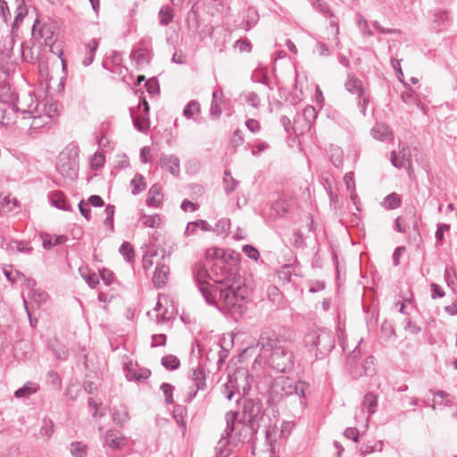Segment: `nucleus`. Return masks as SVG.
<instances>
[{
    "mask_svg": "<svg viewBox=\"0 0 457 457\" xmlns=\"http://www.w3.org/2000/svg\"><path fill=\"white\" fill-rule=\"evenodd\" d=\"M208 264L199 262L193 271L195 282L206 303L237 320L246 311L247 288L228 277L215 276Z\"/></svg>",
    "mask_w": 457,
    "mask_h": 457,
    "instance_id": "f257e3e1",
    "label": "nucleus"
},
{
    "mask_svg": "<svg viewBox=\"0 0 457 457\" xmlns=\"http://www.w3.org/2000/svg\"><path fill=\"white\" fill-rule=\"evenodd\" d=\"M239 412L237 411H228L225 415L226 428L225 433L231 441L237 443H250L253 442L255 436L260 428L259 423L253 422H243L239 420L238 425H236V421L238 418Z\"/></svg>",
    "mask_w": 457,
    "mask_h": 457,
    "instance_id": "f03ea898",
    "label": "nucleus"
},
{
    "mask_svg": "<svg viewBox=\"0 0 457 457\" xmlns=\"http://www.w3.org/2000/svg\"><path fill=\"white\" fill-rule=\"evenodd\" d=\"M310 385L303 380L295 381L288 377L276 378L271 384L269 394L273 402H279L284 397L296 395L300 399V404L305 405L303 399L306 397V391Z\"/></svg>",
    "mask_w": 457,
    "mask_h": 457,
    "instance_id": "7ed1b4c3",
    "label": "nucleus"
},
{
    "mask_svg": "<svg viewBox=\"0 0 457 457\" xmlns=\"http://www.w3.org/2000/svg\"><path fill=\"white\" fill-rule=\"evenodd\" d=\"M303 343L315 360H322L334 349L336 339L333 332L316 328L304 336Z\"/></svg>",
    "mask_w": 457,
    "mask_h": 457,
    "instance_id": "20e7f679",
    "label": "nucleus"
},
{
    "mask_svg": "<svg viewBox=\"0 0 457 457\" xmlns=\"http://www.w3.org/2000/svg\"><path fill=\"white\" fill-rule=\"evenodd\" d=\"M242 403V417L240 420L243 422L259 423L260 426L263 423L265 427V438L270 444L271 443V434L275 429L270 424L268 426L265 423V413L262 407V403L259 399L252 398H240Z\"/></svg>",
    "mask_w": 457,
    "mask_h": 457,
    "instance_id": "39448f33",
    "label": "nucleus"
},
{
    "mask_svg": "<svg viewBox=\"0 0 457 457\" xmlns=\"http://www.w3.org/2000/svg\"><path fill=\"white\" fill-rule=\"evenodd\" d=\"M231 255H227L226 252L222 248L212 247L206 251V260L208 266L212 269V273L217 276L228 277L231 281L235 280V273L232 270Z\"/></svg>",
    "mask_w": 457,
    "mask_h": 457,
    "instance_id": "423d86ee",
    "label": "nucleus"
},
{
    "mask_svg": "<svg viewBox=\"0 0 457 457\" xmlns=\"http://www.w3.org/2000/svg\"><path fill=\"white\" fill-rule=\"evenodd\" d=\"M197 4V1L193 4L185 21L188 33L193 37L197 36L200 41H204L212 36L213 27L200 15Z\"/></svg>",
    "mask_w": 457,
    "mask_h": 457,
    "instance_id": "0eeeda50",
    "label": "nucleus"
},
{
    "mask_svg": "<svg viewBox=\"0 0 457 457\" xmlns=\"http://www.w3.org/2000/svg\"><path fill=\"white\" fill-rule=\"evenodd\" d=\"M79 154L77 145H69L65 151L61 153L56 163V170L66 179L74 180L78 178Z\"/></svg>",
    "mask_w": 457,
    "mask_h": 457,
    "instance_id": "6e6552de",
    "label": "nucleus"
},
{
    "mask_svg": "<svg viewBox=\"0 0 457 457\" xmlns=\"http://www.w3.org/2000/svg\"><path fill=\"white\" fill-rule=\"evenodd\" d=\"M21 122L23 126L29 127V133L39 132L41 129L48 125L49 116L43 115L40 111V103H32L28 106L27 109H22L20 112Z\"/></svg>",
    "mask_w": 457,
    "mask_h": 457,
    "instance_id": "1a4fd4ad",
    "label": "nucleus"
},
{
    "mask_svg": "<svg viewBox=\"0 0 457 457\" xmlns=\"http://www.w3.org/2000/svg\"><path fill=\"white\" fill-rule=\"evenodd\" d=\"M268 361L270 367L277 372H291L295 368V356L290 344L271 353Z\"/></svg>",
    "mask_w": 457,
    "mask_h": 457,
    "instance_id": "9d476101",
    "label": "nucleus"
},
{
    "mask_svg": "<svg viewBox=\"0 0 457 457\" xmlns=\"http://www.w3.org/2000/svg\"><path fill=\"white\" fill-rule=\"evenodd\" d=\"M288 344H290V339L284 333L267 328L261 332L257 347H260L262 352L270 354L278 348L284 347Z\"/></svg>",
    "mask_w": 457,
    "mask_h": 457,
    "instance_id": "9b49d317",
    "label": "nucleus"
},
{
    "mask_svg": "<svg viewBox=\"0 0 457 457\" xmlns=\"http://www.w3.org/2000/svg\"><path fill=\"white\" fill-rule=\"evenodd\" d=\"M19 96L9 83L0 85V103H4L10 108L12 113H20L22 109L17 105Z\"/></svg>",
    "mask_w": 457,
    "mask_h": 457,
    "instance_id": "f8f14e48",
    "label": "nucleus"
},
{
    "mask_svg": "<svg viewBox=\"0 0 457 457\" xmlns=\"http://www.w3.org/2000/svg\"><path fill=\"white\" fill-rule=\"evenodd\" d=\"M36 23H37V21L34 23V25L32 27V33H33V35H36ZM37 36L39 37L44 38L45 45L50 46V51L53 54H57L61 58L62 68L65 69L66 62L62 58V55L63 54V51L62 49H58V50L54 49V34H53V32L50 31L46 27L44 26V27L40 28L37 31Z\"/></svg>",
    "mask_w": 457,
    "mask_h": 457,
    "instance_id": "ddd939ff",
    "label": "nucleus"
},
{
    "mask_svg": "<svg viewBox=\"0 0 457 457\" xmlns=\"http://www.w3.org/2000/svg\"><path fill=\"white\" fill-rule=\"evenodd\" d=\"M160 165L162 170L178 178L180 174V160L174 154H162Z\"/></svg>",
    "mask_w": 457,
    "mask_h": 457,
    "instance_id": "4468645a",
    "label": "nucleus"
},
{
    "mask_svg": "<svg viewBox=\"0 0 457 457\" xmlns=\"http://www.w3.org/2000/svg\"><path fill=\"white\" fill-rule=\"evenodd\" d=\"M345 87L349 93L356 95L357 97L364 96V93L366 92L362 81L353 73H349L347 75V79L345 82Z\"/></svg>",
    "mask_w": 457,
    "mask_h": 457,
    "instance_id": "2eb2a0df",
    "label": "nucleus"
},
{
    "mask_svg": "<svg viewBox=\"0 0 457 457\" xmlns=\"http://www.w3.org/2000/svg\"><path fill=\"white\" fill-rule=\"evenodd\" d=\"M170 267L164 263H158L153 276V283L156 288L164 287L168 282Z\"/></svg>",
    "mask_w": 457,
    "mask_h": 457,
    "instance_id": "dca6fc26",
    "label": "nucleus"
},
{
    "mask_svg": "<svg viewBox=\"0 0 457 457\" xmlns=\"http://www.w3.org/2000/svg\"><path fill=\"white\" fill-rule=\"evenodd\" d=\"M317 111L312 105H307L303 108L302 114H297V120L295 119V123L299 122L300 117L302 116L304 120L303 128L301 130L303 133L305 129L310 130L312 123L317 119Z\"/></svg>",
    "mask_w": 457,
    "mask_h": 457,
    "instance_id": "f3484780",
    "label": "nucleus"
},
{
    "mask_svg": "<svg viewBox=\"0 0 457 457\" xmlns=\"http://www.w3.org/2000/svg\"><path fill=\"white\" fill-rule=\"evenodd\" d=\"M129 112L134 128L139 132L147 131L150 127L149 113L140 112L138 115H135L132 108H129Z\"/></svg>",
    "mask_w": 457,
    "mask_h": 457,
    "instance_id": "a211bd4d",
    "label": "nucleus"
},
{
    "mask_svg": "<svg viewBox=\"0 0 457 457\" xmlns=\"http://www.w3.org/2000/svg\"><path fill=\"white\" fill-rule=\"evenodd\" d=\"M125 437L121 436L120 432L113 429H109L105 433L104 442L105 445L112 449H120L125 445Z\"/></svg>",
    "mask_w": 457,
    "mask_h": 457,
    "instance_id": "6ab92c4d",
    "label": "nucleus"
},
{
    "mask_svg": "<svg viewBox=\"0 0 457 457\" xmlns=\"http://www.w3.org/2000/svg\"><path fill=\"white\" fill-rule=\"evenodd\" d=\"M130 57L138 65H144L150 62L152 56L151 52L145 46H138L132 49Z\"/></svg>",
    "mask_w": 457,
    "mask_h": 457,
    "instance_id": "aec40b11",
    "label": "nucleus"
},
{
    "mask_svg": "<svg viewBox=\"0 0 457 457\" xmlns=\"http://www.w3.org/2000/svg\"><path fill=\"white\" fill-rule=\"evenodd\" d=\"M97 48L98 40L96 38H92L85 44V57L82 60V64L85 67L89 66L94 62Z\"/></svg>",
    "mask_w": 457,
    "mask_h": 457,
    "instance_id": "412c9836",
    "label": "nucleus"
},
{
    "mask_svg": "<svg viewBox=\"0 0 457 457\" xmlns=\"http://www.w3.org/2000/svg\"><path fill=\"white\" fill-rule=\"evenodd\" d=\"M161 190L162 187L158 184H154L150 187L146 197V204L149 207H159L161 205L162 198Z\"/></svg>",
    "mask_w": 457,
    "mask_h": 457,
    "instance_id": "4be33fe9",
    "label": "nucleus"
},
{
    "mask_svg": "<svg viewBox=\"0 0 457 457\" xmlns=\"http://www.w3.org/2000/svg\"><path fill=\"white\" fill-rule=\"evenodd\" d=\"M111 412L112 421L120 427H122L129 420V411L126 406L114 407Z\"/></svg>",
    "mask_w": 457,
    "mask_h": 457,
    "instance_id": "5701e85b",
    "label": "nucleus"
},
{
    "mask_svg": "<svg viewBox=\"0 0 457 457\" xmlns=\"http://www.w3.org/2000/svg\"><path fill=\"white\" fill-rule=\"evenodd\" d=\"M38 386L36 383L28 381L22 386L15 390L14 397L17 399H27L37 393Z\"/></svg>",
    "mask_w": 457,
    "mask_h": 457,
    "instance_id": "b1692460",
    "label": "nucleus"
},
{
    "mask_svg": "<svg viewBox=\"0 0 457 457\" xmlns=\"http://www.w3.org/2000/svg\"><path fill=\"white\" fill-rule=\"evenodd\" d=\"M433 23L436 24L438 30L448 26L450 22V14L448 11L442 9H435L433 11Z\"/></svg>",
    "mask_w": 457,
    "mask_h": 457,
    "instance_id": "393cba45",
    "label": "nucleus"
},
{
    "mask_svg": "<svg viewBox=\"0 0 457 457\" xmlns=\"http://www.w3.org/2000/svg\"><path fill=\"white\" fill-rule=\"evenodd\" d=\"M192 380L197 390L203 391L206 389V374L203 367L199 366L193 370Z\"/></svg>",
    "mask_w": 457,
    "mask_h": 457,
    "instance_id": "a878e982",
    "label": "nucleus"
},
{
    "mask_svg": "<svg viewBox=\"0 0 457 457\" xmlns=\"http://www.w3.org/2000/svg\"><path fill=\"white\" fill-rule=\"evenodd\" d=\"M50 203L53 206H54L57 209L62 210V211H70L71 205L67 202L65 196L62 195V192H55L51 197H50Z\"/></svg>",
    "mask_w": 457,
    "mask_h": 457,
    "instance_id": "bb28decb",
    "label": "nucleus"
},
{
    "mask_svg": "<svg viewBox=\"0 0 457 457\" xmlns=\"http://www.w3.org/2000/svg\"><path fill=\"white\" fill-rule=\"evenodd\" d=\"M54 431V424L53 420L48 417H45L41 421V426L39 429L40 436L48 440L52 436Z\"/></svg>",
    "mask_w": 457,
    "mask_h": 457,
    "instance_id": "cd10ccee",
    "label": "nucleus"
},
{
    "mask_svg": "<svg viewBox=\"0 0 457 457\" xmlns=\"http://www.w3.org/2000/svg\"><path fill=\"white\" fill-rule=\"evenodd\" d=\"M173 419L176 420L177 424L186 430V416H187V408L183 405L177 404L174 406L172 412Z\"/></svg>",
    "mask_w": 457,
    "mask_h": 457,
    "instance_id": "c85d7f7f",
    "label": "nucleus"
},
{
    "mask_svg": "<svg viewBox=\"0 0 457 457\" xmlns=\"http://www.w3.org/2000/svg\"><path fill=\"white\" fill-rule=\"evenodd\" d=\"M402 204V198L401 196L396 193H391L387 195L382 203V205L384 208L387 210H395L398 207H400Z\"/></svg>",
    "mask_w": 457,
    "mask_h": 457,
    "instance_id": "c756f323",
    "label": "nucleus"
},
{
    "mask_svg": "<svg viewBox=\"0 0 457 457\" xmlns=\"http://www.w3.org/2000/svg\"><path fill=\"white\" fill-rule=\"evenodd\" d=\"M48 348L50 350H52L54 357L57 360H60V361L67 360L69 353H68V351H67V348L65 347V345H63L58 342L49 343Z\"/></svg>",
    "mask_w": 457,
    "mask_h": 457,
    "instance_id": "7c9ffc66",
    "label": "nucleus"
},
{
    "mask_svg": "<svg viewBox=\"0 0 457 457\" xmlns=\"http://www.w3.org/2000/svg\"><path fill=\"white\" fill-rule=\"evenodd\" d=\"M130 185L133 187L131 191L132 195H137L140 194L146 187L145 177L142 174L137 173L131 179Z\"/></svg>",
    "mask_w": 457,
    "mask_h": 457,
    "instance_id": "2f4dec72",
    "label": "nucleus"
},
{
    "mask_svg": "<svg viewBox=\"0 0 457 457\" xmlns=\"http://www.w3.org/2000/svg\"><path fill=\"white\" fill-rule=\"evenodd\" d=\"M21 55L23 62H35L37 57L34 56L32 46L29 42H22L21 44Z\"/></svg>",
    "mask_w": 457,
    "mask_h": 457,
    "instance_id": "473e14b6",
    "label": "nucleus"
},
{
    "mask_svg": "<svg viewBox=\"0 0 457 457\" xmlns=\"http://www.w3.org/2000/svg\"><path fill=\"white\" fill-rule=\"evenodd\" d=\"M161 363L168 370H176L180 367L179 359L173 354L164 355L161 360Z\"/></svg>",
    "mask_w": 457,
    "mask_h": 457,
    "instance_id": "72a5a7b5",
    "label": "nucleus"
},
{
    "mask_svg": "<svg viewBox=\"0 0 457 457\" xmlns=\"http://www.w3.org/2000/svg\"><path fill=\"white\" fill-rule=\"evenodd\" d=\"M174 17L173 9L168 5L162 6L159 11V21L162 26L169 25Z\"/></svg>",
    "mask_w": 457,
    "mask_h": 457,
    "instance_id": "f704fd0d",
    "label": "nucleus"
},
{
    "mask_svg": "<svg viewBox=\"0 0 457 457\" xmlns=\"http://www.w3.org/2000/svg\"><path fill=\"white\" fill-rule=\"evenodd\" d=\"M363 408L367 409L368 414L372 415L376 412L377 405H378V399L377 396L371 393L367 394L364 396L363 402H362Z\"/></svg>",
    "mask_w": 457,
    "mask_h": 457,
    "instance_id": "c9c22d12",
    "label": "nucleus"
},
{
    "mask_svg": "<svg viewBox=\"0 0 457 457\" xmlns=\"http://www.w3.org/2000/svg\"><path fill=\"white\" fill-rule=\"evenodd\" d=\"M80 276L84 278L89 287L95 288L99 283L98 277L96 273H90L87 268H79Z\"/></svg>",
    "mask_w": 457,
    "mask_h": 457,
    "instance_id": "e433bc0d",
    "label": "nucleus"
},
{
    "mask_svg": "<svg viewBox=\"0 0 457 457\" xmlns=\"http://www.w3.org/2000/svg\"><path fill=\"white\" fill-rule=\"evenodd\" d=\"M104 212L106 214V218L104 220V225L107 227L111 232L114 231V214H115V206L113 204H107L104 209Z\"/></svg>",
    "mask_w": 457,
    "mask_h": 457,
    "instance_id": "4c0bfd02",
    "label": "nucleus"
},
{
    "mask_svg": "<svg viewBox=\"0 0 457 457\" xmlns=\"http://www.w3.org/2000/svg\"><path fill=\"white\" fill-rule=\"evenodd\" d=\"M151 376V371L148 369H145L143 370L137 371L134 370H129L126 373V378L128 380H135V381H142L147 379Z\"/></svg>",
    "mask_w": 457,
    "mask_h": 457,
    "instance_id": "58836bf2",
    "label": "nucleus"
},
{
    "mask_svg": "<svg viewBox=\"0 0 457 457\" xmlns=\"http://www.w3.org/2000/svg\"><path fill=\"white\" fill-rule=\"evenodd\" d=\"M127 262H131L135 258V250L133 245L129 242H123L119 249Z\"/></svg>",
    "mask_w": 457,
    "mask_h": 457,
    "instance_id": "ea45409f",
    "label": "nucleus"
},
{
    "mask_svg": "<svg viewBox=\"0 0 457 457\" xmlns=\"http://www.w3.org/2000/svg\"><path fill=\"white\" fill-rule=\"evenodd\" d=\"M201 111L200 104L195 100L188 102L183 110V115L187 120L192 119L195 113H199Z\"/></svg>",
    "mask_w": 457,
    "mask_h": 457,
    "instance_id": "a19ab883",
    "label": "nucleus"
},
{
    "mask_svg": "<svg viewBox=\"0 0 457 457\" xmlns=\"http://www.w3.org/2000/svg\"><path fill=\"white\" fill-rule=\"evenodd\" d=\"M71 453L73 457H87V447L81 442H72L70 446Z\"/></svg>",
    "mask_w": 457,
    "mask_h": 457,
    "instance_id": "79ce46f5",
    "label": "nucleus"
},
{
    "mask_svg": "<svg viewBox=\"0 0 457 457\" xmlns=\"http://www.w3.org/2000/svg\"><path fill=\"white\" fill-rule=\"evenodd\" d=\"M142 224L144 227L146 228H159V225L161 223V218L158 214L154 215H147L143 214L141 217Z\"/></svg>",
    "mask_w": 457,
    "mask_h": 457,
    "instance_id": "37998d69",
    "label": "nucleus"
},
{
    "mask_svg": "<svg viewBox=\"0 0 457 457\" xmlns=\"http://www.w3.org/2000/svg\"><path fill=\"white\" fill-rule=\"evenodd\" d=\"M160 389L162 391V393L164 395L165 403L167 404H172L174 403L173 391H174L175 387L170 383L163 382L161 385Z\"/></svg>",
    "mask_w": 457,
    "mask_h": 457,
    "instance_id": "c03bdc74",
    "label": "nucleus"
},
{
    "mask_svg": "<svg viewBox=\"0 0 457 457\" xmlns=\"http://www.w3.org/2000/svg\"><path fill=\"white\" fill-rule=\"evenodd\" d=\"M200 228L203 231H210L211 226L206 220H197L195 221L188 222L185 230L186 236H190L191 232H189V228Z\"/></svg>",
    "mask_w": 457,
    "mask_h": 457,
    "instance_id": "a18cd8bd",
    "label": "nucleus"
},
{
    "mask_svg": "<svg viewBox=\"0 0 457 457\" xmlns=\"http://www.w3.org/2000/svg\"><path fill=\"white\" fill-rule=\"evenodd\" d=\"M450 229V225L446 223H438L436 225V230L435 237L437 245H442L445 240V232Z\"/></svg>",
    "mask_w": 457,
    "mask_h": 457,
    "instance_id": "49530a36",
    "label": "nucleus"
},
{
    "mask_svg": "<svg viewBox=\"0 0 457 457\" xmlns=\"http://www.w3.org/2000/svg\"><path fill=\"white\" fill-rule=\"evenodd\" d=\"M313 7L315 10H317L318 12H320V13H322L328 17L334 16V13L331 11L329 5L323 0H315L313 3Z\"/></svg>",
    "mask_w": 457,
    "mask_h": 457,
    "instance_id": "de8ad7c7",
    "label": "nucleus"
},
{
    "mask_svg": "<svg viewBox=\"0 0 457 457\" xmlns=\"http://www.w3.org/2000/svg\"><path fill=\"white\" fill-rule=\"evenodd\" d=\"M145 87L149 95L154 96L160 92V85L157 78L153 77L145 82Z\"/></svg>",
    "mask_w": 457,
    "mask_h": 457,
    "instance_id": "09e8293b",
    "label": "nucleus"
},
{
    "mask_svg": "<svg viewBox=\"0 0 457 457\" xmlns=\"http://www.w3.org/2000/svg\"><path fill=\"white\" fill-rule=\"evenodd\" d=\"M381 334L386 339H390L395 337V328L390 321L384 320L381 324Z\"/></svg>",
    "mask_w": 457,
    "mask_h": 457,
    "instance_id": "8fccbe9b",
    "label": "nucleus"
},
{
    "mask_svg": "<svg viewBox=\"0 0 457 457\" xmlns=\"http://www.w3.org/2000/svg\"><path fill=\"white\" fill-rule=\"evenodd\" d=\"M235 442L231 441V439L227 436L225 431L222 433L220 441L218 442L216 447H215V453H218V452H230L229 449L227 448L228 444Z\"/></svg>",
    "mask_w": 457,
    "mask_h": 457,
    "instance_id": "3c124183",
    "label": "nucleus"
},
{
    "mask_svg": "<svg viewBox=\"0 0 457 457\" xmlns=\"http://www.w3.org/2000/svg\"><path fill=\"white\" fill-rule=\"evenodd\" d=\"M243 253L251 260L258 261L260 258L259 250L252 245H245L242 247Z\"/></svg>",
    "mask_w": 457,
    "mask_h": 457,
    "instance_id": "603ef678",
    "label": "nucleus"
},
{
    "mask_svg": "<svg viewBox=\"0 0 457 457\" xmlns=\"http://www.w3.org/2000/svg\"><path fill=\"white\" fill-rule=\"evenodd\" d=\"M403 328L411 335H418L421 332V328L416 323H413L410 318L403 320Z\"/></svg>",
    "mask_w": 457,
    "mask_h": 457,
    "instance_id": "864d4df0",
    "label": "nucleus"
},
{
    "mask_svg": "<svg viewBox=\"0 0 457 457\" xmlns=\"http://www.w3.org/2000/svg\"><path fill=\"white\" fill-rule=\"evenodd\" d=\"M105 158L103 154L95 153L90 160V165L93 170H98L104 165Z\"/></svg>",
    "mask_w": 457,
    "mask_h": 457,
    "instance_id": "5fc2aeb1",
    "label": "nucleus"
},
{
    "mask_svg": "<svg viewBox=\"0 0 457 457\" xmlns=\"http://www.w3.org/2000/svg\"><path fill=\"white\" fill-rule=\"evenodd\" d=\"M11 58L10 52L4 50L0 46V71L5 72L7 71V65Z\"/></svg>",
    "mask_w": 457,
    "mask_h": 457,
    "instance_id": "6e6d98bb",
    "label": "nucleus"
},
{
    "mask_svg": "<svg viewBox=\"0 0 457 457\" xmlns=\"http://www.w3.org/2000/svg\"><path fill=\"white\" fill-rule=\"evenodd\" d=\"M29 297L40 305L46 301L47 294L45 291L36 289L32 293H29Z\"/></svg>",
    "mask_w": 457,
    "mask_h": 457,
    "instance_id": "4d7b16f0",
    "label": "nucleus"
},
{
    "mask_svg": "<svg viewBox=\"0 0 457 457\" xmlns=\"http://www.w3.org/2000/svg\"><path fill=\"white\" fill-rule=\"evenodd\" d=\"M13 115H16L17 118L20 117V113H12L8 105L0 103V122L3 120H10Z\"/></svg>",
    "mask_w": 457,
    "mask_h": 457,
    "instance_id": "13d9d810",
    "label": "nucleus"
},
{
    "mask_svg": "<svg viewBox=\"0 0 457 457\" xmlns=\"http://www.w3.org/2000/svg\"><path fill=\"white\" fill-rule=\"evenodd\" d=\"M373 357L369 356L362 363L363 373L365 376H372L375 373Z\"/></svg>",
    "mask_w": 457,
    "mask_h": 457,
    "instance_id": "bf43d9fd",
    "label": "nucleus"
},
{
    "mask_svg": "<svg viewBox=\"0 0 457 457\" xmlns=\"http://www.w3.org/2000/svg\"><path fill=\"white\" fill-rule=\"evenodd\" d=\"M40 111L43 115L49 116V120L53 118V115L57 112V104L56 103H51L47 104L45 103L43 107L40 108Z\"/></svg>",
    "mask_w": 457,
    "mask_h": 457,
    "instance_id": "052dcab7",
    "label": "nucleus"
},
{
    "mask_svg": "<svg viewBox=\"0 0 457 457\" xmlns=\"http://www.w3.org/2000/svg\"><path fill=\"white\" fill-rule=\"evenodd\" d=\"M15 274L20 278H22L25 282V286L28 289H29V293H32L33 290H36L37 281L32 278H27L22 272L19 270H15Z\"/></svg>",
    "mask_w": 457,
    "mask_h": 457,
    "instance_id": "680f3d73",
    "label": "nucleus"
},
{
    "mask_svg": "<svg viewBox=\"0 0 457 457\" xmlns=\"http://www.w3.org/2000/svg\"><path fill=\"white\" fill-rule=\"evenodd\" d=\"M237 180L234 178L230 177L228 178H223V185H224V191L229 195L232 193L236 187H237Z\"/></svg>",
    "mask_w": 457,
    "mask_h": 457,
    "instance_id": "e2e57ef3",
    "label": "nucleus"
},
{
    "mask_svg": "<svg viewBox=\"0 0 457 457\" xmlns=\"http://www.w3.org/2000/svg\"><path fill=\"white\" fill-rule=\"evenodd\" d=\"M47 378L49 383L54 386L60 388L62 386V379L59 374L54 370H49L47 373Z\"/></svg>",
    "mask_w": 457,
    "mask_h": 457,
    "instance_id": "0e129e2a",
    "label": "nucleus"
},
{
    "mask_svg": "<svg viewBox=\"0 0 457 457\" xmlns=\"http://www.w3.org/2000/svg\"><path fill=\"white\" fill-rule=\"evenodd\" d=\"M79 211L80 214L87 220H89L91 219V209L88 204H86L83 200L78 204Z\"/></svg>",
    "mask_w": 457,
    "mask_h": 457,
    "instance_id": "69168bd1",
    "label": "nucleus"
},
{
    "mask_svg": "<svg viewBox=\"0 0 457 457\" xmlns=\"http://www.w3.org/2000/svg\"><path fill=\"white\" fill-rule=\"evenodd\" d=\"M431 289V298L436 299V298H442L445 295V293L444 289L439 286L438 284L433 282L430 285Z\"/></svg>",
    "mask_w": 457,
    "mask_h": 457,
    "instance_id": "338daca9",
    "label": "nucleus"
},
{
    "mask_svg": "<svg viewBox=\"0 0 457 457\" xmlns=\"http://www.w3.org/2000/svg\"><path fill=\"white\" fill-rule=\"evenodd\" d=\"M404 85L408 87L409 90L403 92L401 95V98L403 102H404L405 104H413L416 101V93L412 89H411V87L407 84Z\"/></svg>",
    "mask_w": 457,
    "mask_h": 457,
    "instance_id": "774afa93",
    "label": "nucleus"
}]
</instances>
